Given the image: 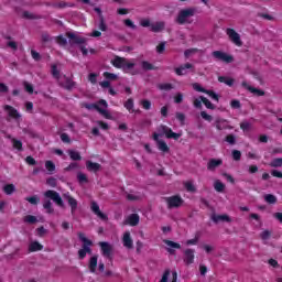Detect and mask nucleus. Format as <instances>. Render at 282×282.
<instances>
[{"instance_id":"44","label":"nucleus","mask_w":282,"mask_h":282,"mask_svg":"<svg viewBox=\"0 0 282 282\" xmlns=\"http://www.w3.org/2000/svg\"><path fill=\"white\" fill-rule=\"evenodd\" d=\"M252 124L248 121H242L240 123V129L245 132V133H248V131H250Z\"/></svg>"},{"instance_id":"3","label":"nucleus","mask_w":282,"mask_h":282,"mask_svg":"<svg viewBox=\"0 0 282 282\" xmlns=\"http://www.w3.org/2000/svg\"><path fill=\"white\" fill-rule=\"evenodd\" d=\"M44 197H47L48 199H52L54 203L57 204L61 208L65 207V203H63V198L61 197V194L54 189H48L44 193Z\"/></svg>"},{"instance_id":"2","label":"nucleus","mask_w":282,"mask_h":282,"mask_svg":"<svg viewBox=\"0 0 282 282\" xmlns=\"http://www.w3.org/2000/svg\"><path fill=\"white\" fill-rule=\"evenodd\" d=\"M160 135H165L169 140H180L182 138V133H175L171 128L167 126H160L158 129Z\"/></svg>"},{"instance_id":"29","label":"nucleus","mask_w":282,"mask_h":282,"mask_svg":"<svg viewBox=\"0 0 282 282\" xmlns=\"http://www.w3.org/2000/svg\"><path fill=\"white\" fill-rule=\"evenodd\" d=\"M156 144H158V149L163 153H169V151H171V149L169 148V145L164 140L159 141Z\"/></svg>"},{"instance_id":"54","label":"nucleus","mask_w":282,"mask_h":282,"mask_svg":"<svg viewBox=\"0 0 282 282\" xmlns=\"http://www.w3.org/2000/svg\"><path fill=\"white\" fill-rule=\"evenodd\" d=\"M84 107H85V109H88L89 111H91V109L99 111V109H100V106L98 104H85Z\"/></svg>"},{"instance_id":"63","label":"nucleus","mask_w":282,"mask_h":282,"mask_svg":"<svg viewBox=\"0 0 282 282\" xmlns=\"http://www.w3.org/2000/svg\"><path fill=\"white\" fill-rule=\"evenodd\" d=\"M141 105H142L143 109H147V111H149V109H151V100H149V99H143L141 101Z\"/></svg>"},{"instance_id":"35","label":"nucleus","mask_w":282,"mask_h":282,"mask_svg":"<svg viewBox=\"0 0 282 282\" xmlns=\"http://www.w3.org/2000/svg\"><path fill=\"white\" fill-rule=\"evenodd\" d=\"M214 188L215 191H217V193H224V191L226 189V185L221 183V181H216L214 183Z\"/></svg>"},{"instance_id":"41","label":"nucleus","mask_w":282,"mask_h":282,"mask_svg":"<svg viewBox=\"0 0 282 282\" xmlns=\"http://www.w3.org/2000/svg\"><path fill=\"white\" fill-rule=\"evenodd\" d=\"M264 202H267V204H276V196L273 194H267L264 195Z\"/></svg>"},{"instance_id":"18","label":"nucleus","mask_w":282,"mask_h":282,"mask_svg":"<svg viewBox=\"0 0 282 282\" xmlns=\"http://www.w3.org/2000/svg\"><path fill=\"white\" fill-rule=\"evenodd\" d=\"M123 246L124 248H128L129 250H131L133 248V239H131V232L126 231L123 234Z\"/></svg>"},{"instance_id":"25","label":"nucleus","mask_w":282,"mask_h":282,"mask_svg":"<svg viewBox=\"0 0 282 282\" xmlns=\"http://www.w3.org/2000/svg\"><path fill=\"white\" fill-rule=\"evenodd\" d=\"M41 250H43V245L39 241H33L29 246V252H39Z\"/></svg>"},{"instance_id":"58","label":"nucleus","mask_w":282,"mask_h":282,"mask_svg":"<svg viewBox=\"0 0 282 282\" xmlns=\"http://www.w3.org/2000/svg\"><path fill=\"white\" fill-rule=\"evenodd\" d=\"M46 184H47L48 186H52V188H56V186H57V181H56L55 177H48V178L46 180Z\"/></svg>"},{"instance_id":"36","label":"nucleus","mask_w":282,"mask_h":282,"mask_svg":"<svg viewBox=\"0 0 282 282\" xmlns=\"http://www.w3.org/2000/svg\"><path fill=\"white\" fill-rule=\"evenodd\" d=\"M29 204H32V206H37V204L41 202V198L37 195L30 196L25 198Z\"/></svg>"},{"instance_id":"46","label":"nucleus","mask_w":282,"mask_h":282,"mask_svg":"<svg viewBox=\"0 0 282 282\" xmlns=\"http://www.w3.org/2000/svg\"><path fill=\"white\" fill-rule=\"evenodd\" d=\"M23 221H24L25 224H36V221H39V220L36 219V216L28 215V216H25V217L23 218Z\"/></svg>"},{"instance_id":"37","label":"nucleus","mask_w":282,"mask_h":282,"mask_svg":"<svg viewBox=\"0 0 282 282\" xmlns=\"http://www.w3.org/2000/svg\"><path fill=\"white\" fill-rule=\"evenodd\" d=\"M187 193H197V188L193 185V182L188 181L184 183Z\"/></svg>"},{"instance_id":"49","label":"nucleus","mask_w":282,"mask_h":282,"mask_svg":"<svg viewBox=\"0 0 282 282\" xmlns=\"http://www.w3.org/2000/svg\"><path fill=\"white\" fill-rule=\"evenodd\" d=\"M98 113L104 116V118H106L107 120H111V118H113L107 109L99 108Z\"/></svg>"},{"instance_id":"22","label":"nucleus","mask_w":282,"mask_h":282,"mask_svg":"<svg viewBox=\"0 0 282 282\" xmlns=\"http://www.w3.org/2000/svg\"><path fill=\"white\" fill-rule=\"evenodd\" d=\"M88 268H89L90 272L96 273V268H98V256H93L89 259Z\"/></svg>"},{"instance_id":"42","label":"nucleus","mask_w":282,"mask_h":282,"mask_svg":"<svg viewBox=\"0 0 282 282\" xmlns=\"http://www.w3.org/2000/svg\"><path fill=\"white\" fill-rule=\"evenodd\" d=\"M158 89L161 91H171V89H173V84H159Z\"/></svg>"},{"instance_id":"4","label":"nucleus","mask_w":282,"mask_h":282,"mask_svg":"<svg viewBox=\"0 0 282 282\" xmlns=\"http://www.w3.org/2000/svg\"><path fill=\"white\" fill-rule=\"evenodd\" d=\"M195 11L196 10L193 8L181 10L177 15L176 22L180 25H184V23H186V19H188V17H195Z\"/></svg>"},{"instance_id":"15","label":"nucleus","mask_w":282,"mask_h":282,"mask_svg":"<svg viewBox=\"0 0 282 282\" xmlns=\"http://www.w3.org/2000/svg\"><path fill=\"white\" fill-rule=\"evenodd\" d=\"M241 86L245 87V89H247L251 94H253V96H258V97L259 96H265V91L264 90H261L259 88H254V87L248 85V83H246V82H242Z\"/></svg>"},{"instance_id":"17","label":"nucleus","mask_w":282,"mask_h":282,"mask_svg":"<svg viewBox=\"0 0 282 282\" xmlns=\"http://www.w3.org/2000/svg\"><path fill=\"white\" fill-rule=\"evenodd\" d=\"M64 197L67 199L68 205L70 206L72 215H74L78 208V200H76V198L72 197L69 194H65Z\"/></svg>"},{"instance_id":"21","label":"nucleus","mask_w":282,"mask_h":282,"mask_svg":"<svg viewBox=\"0 0 282 282\" xmlns=\"http://www.w3.org/2000/svg\"><path fill=\"white\" fill-rule=\"evenodd\" d=\"M113 67H117V69H122L124 63H127V58L116 56L115 59L111 61Z\"/></svg>"},{"instance_id":"47","label":"nucleus","mask_w":282,"mask_h":282,"mask_svg":"<svg viewBox=\"0 0 282 282\" xmlns=\"http://www.w3.org/2000/svg\"><path fill=\"white\" fill-rule=\"evenodd\" d=\"M77 180H78L79 184H87V182H89V180L87 178V175L83 174V172H79L77 174Z\"/></svg>"},{"instance_id":"20","label":"nucleus","mask_w":282,"mask_h":282,"mask_svg":"<svg viewBox=\"0 0 282 282\" xmlns=\"http://www.w3.org/2000/svg\"><path fill=\"white\" fill-rule=\"evenodd\" d=\"M221 164H224V161H221V159H210L207 164V169L208 171H215L217 166H221Z\"/></svg>"},{"instance_id":"28","label":"nucleus","mask_w":282,"mask_h":282,"mask_svg":"<svg viewBox=\"0 0 282 282\" xmlns=\"http://www.w3.org/2000/svg\"><path fill=\"white\" fill-rule=\"evenodd\" d=\"M219 83H225V85H228V87H232L235 85L234 78H228L226 76H219L218 77Z\"/></svg>"},{"instance_id":"24","label":"nucleus","mask_w":282,"mask_h":282,"mask_svg":"<svg viewBox=\"0 0 282 282\" xmlns=\"http://www.w3.org/2000/svg\"><path fill=\"white\" fill-rule=\"evenodd\" d=\"M65 78V85H62L64 89H67V91H72L73 88L76 87V82L72 80V78L64 76Z\"/></svg>"},{"instance_id":"26","label":"nucleus","mask_w":282,"mask_h":282,"mask_svg":"<svg viewBox=\"0 0 282 282\" xmlns=\"http://www.w3.org/2000/svg\"><path fill=\"white\" fill-rule=\"evenodd\" d=\"M68 155L74 162H80V160H83V156H80V152L75 150H68Z\"/></svg>"},{"instance_id":"53","label":"nucleus","mask_w":282,"mask_h":282,"mask_svg":"<svg viewBox=\"0 0 282 282\" xmlns=\"http://www.w3.org/2000/svg\"><path fill=\"white\" fill-rule=\"evenodd\" d=\"M134 67H135V64H134V63H127V62H124L121 69H122L123 72L128 73L129 69H133Z\"/></svg>"},{"instance_id":"19","label":"nucleus","mask_w":282,"mask_h":282,"mask_svg":"<svg viewBox=\"0 0 282 282\" xmlns=\"http://www.w3.org/2000/svg\"><path fill=\"white\" fill-rule=\"evenodd\" d=\"M86 169L87 171H90L91 173H98L102 169V165L99 163H94L91 161L86 162Z\"/></svg>"},{"instance_id":"39","label":"nucleus","mask_w":282,"mask_h":282,"mask_svg":"<svg viewBox=\"0 0 282 282\" xmlns=\"http://www.w3.org/2000/svg\"><path fill=\"white\" fill-rule=\"evenodd\" d=\"M45 169L50 172V175L56 171V165L52 161H46L45 162Z\"/></svg>"},{"instance_id":"11","label":"nucleus","mask_w":282,"mask_h":282,"mask_svg":"<svg viewBox=\"0 0 282 282\" xmlns=\"http://www.w3.org/2000/svg\"><path fill=\"white\" fill-rule=\"evenodd\" d=\"M99 246L101 248L102 256L107 259H111V252H113V247L109 245V242H99Z\"/></svg>"},{"instance_id":"57","label":"nucleus","mask_w":282,"mask_h":282,"mask_svg":"<svg viewBox=\"0 0 282 282\" xmlns=\"http://www.w3.org/2000/svg\"><path fill=\"white\" fill-rule=\"evenodd\" d=\"M207 96H210L213 100H216V102H219V95L215 93L214 90H206Z\"/></svg>"},{"instance_id":"43","label":"nucleus","mask_w":282,"mask_h":282,"mask_svg":"<svg viewBox=\"0 0 282 282\" xmlns=\"http://www.w3.org/2000/svg\"><path fill=\"white\" fill-rule=\"evenodd\" d=\"M225 142H228V144H231V145L237 144V135H235V134H228V135L225 138Z\"/></svg>"},{"instance_id":"30","label":"nucleus","mask_w":282,"mask_h":282,"mask_svg":"<svg viewBox=\"0 0 282 282\" xmlns=\"http://www.w3.org/2000/svg\"><path fill=\"white\" fill-rule=\"evenodd\" d=\"M164 22H156L151 24V32H162L164 30Z\"/></svg>"},{"instance_id":"16","label":"nucleus","mask_w":282,"mask_h":282,"mask_svg":"<svg viewBox=\"0 0 282 282\" xmlns=\"http://www.w3.org/2000/svg\"><path fill=\"white\" fill-rule=\"evenodd\" d=\"M215 124L218 131H224V129H234L232 126L228 124V120L221 118L216 119Z\"/></svg>"},{"instance_id":"40","label":"nucleus","mask_w":282,"mask_h":282,"mask_svg":"<svg viewBox=\"0 0 282 282\" xmlns=\"http://www.w3.org/2000/svg\"><path fill=\"white\" fill-rule=\"evenodd\" d=\"M272 169H279L282 166V158L273 159L270 163Z\"/></svg>"},{"instance_id":"45","label":"nucleus","mask_w":282,"mask_h":282,"mask_svg":"<svg viewBox=\"0 0 282 282\" xmlns=\"http://www.w3.org/2000/svg\"><path fill=\"white\" fill-rule=\"evenodd\" d=\"M98 29L101 30V32H107V24L105 23V15H100V18H99Z\"/></svg>"},{"instance_id":"59","label":"nucleus","mask_w":282,"mask_h":282,"mask_svg":"<svg viewBox=\"0 0 282 282\" xmlns=\"http://www.w3.org/2000/svg\"><path fill=\"white\" fill-rule=\"evenodd\" d=\"M193 89H195V91H199L200 94H206L207 89H205L204 87H202V85L195 83L193 84Z\"/></svg>"},{"instance_id":"52","label":"nucleus","mask_w":282,"mask_h":282,"mask_svg":"<svg viewBox=\"0 0 282 282\" xmlns=\"http://www.w3.org/2000/svg\"><path fill=\"white\" fill-rule=\"evenodd\" d=\"M231 155L235 162H239V160H241V151L239 150H232Z\"/></svg>"},{"instance_id":"62","label":"nucleus","mask_w":282,"mask_h":282,"mask_svg":"<svg viewBox=\"0 0 282 282\" xmlns=\"http://www.w3.org/2000/svg\"><path fill=\"white\" fill-rule=\"evenodd\" d=\"M175 116L176 119L181 121V124H184V122L186 121V115H184L183 112H176Z\"/></svg>"},{"instance_id":"50","label":"nucleus","mask_w":282,"mask_h":282,"mask_svg":"<svg viewBox=\"0 0 282 282\" xmlns=\"http://www.w3.org/2000/svg\"><path fill=\"white\" fill-rule=\"evenodd\" d=\"M88 80H89V83H91V85H96V83H98V74L90 73L88 75Z\"/></svg>"},{"instance_id":"51","label":"nucleus","mask_w":282,"mask_h":282,"mask_svg":"<svg viewBox=\"0 0 282 282\" xmlns=\"http://www.w3.org/2000/svg\"><path fill=\"white\" fill-rule=\"evenodd\" d=\"M174 102L176 105H182V102H184V95L182 93H177L174 97Z\"/></svg>"},{"instance_id":"64","label":"nucleus","mask_w":282,"mask_h":282,"mask_svg":"<svg viewBox=\"0 0 282 282\" xmlns=\"http://www.w3.org/2000/svg\"><path fill=\"white\" fill-rule=\"evenodd\" d=\"M31 56L36 62L41 61V53H39V52L34 51V50L31 51Z\"/></svg>"},{"instance_id":"60","label":"nucleus","mask_w":282,"mask_h":282,"mask_svg":"<svg viewBox=\"0 0 282 282\" xmlns=\"http://www.w3.org/2000/svg\"><path fill=\"white\" fill-rule=\"evenodd\" d=\"M272 232H270V230H264L260 234V237L263 241H268V239H270Z\"/></svg>"},{"instance_id":"6","label":"nucleus","mask_w":282,"mask_h":282,"mask_svg":"<svg viewBox=\"0 0 282 282\" xmlns=\"http://www.w3.org/2000/svg\"><path fill=\"white\" fill-rule=\"evenodd\" d=\"M165 202L169 208H180V206L184 204V199H182V197L177 195L166 197Z\"/></svg>"},{"instance_id":"34","label":"nucleus","mask_w":282,"mask_h":282,"mask_svg":"<svg viewBox=\"0 0 282 282\" xmlns=\"http://www.w3.org/2000/svg\"><path fill=\"white\" fill-rule=\"evenodd\" d=\"M199 98H200L203 105H205V107H206L207 109H212V110H215V109H216V108H215V105H213V102H210V100H208V98H206V97H204V96H200Z\"/></svg>"},{"instance_id":"7","label":"nucleus","mask_w":282,"mask_h":282,"mask_svg":"<svg viewBox=\"0 0 282 282\" xmlns=\"http://www.w3.org/2000/svg\"><path fill=\"white\" fill-rule=\"evenodd\" d=\"M227 35L229 36L230 41L235 43L238 47H241L243 45V42L241 41V35L237 33L234 29H227Z\"/></svg>"},{"instance_id":"14","label":"nucleus","mask_w":282,"mask_h":282,"mask_svg":"<svg viewBox=\"0 0 282 282\" xmlns=\"http://www.w3.org/2000/svg\"><path fill=\"white\" fill-rule=\"evenodd\" d=\"M3 109H4V111H8V116L10 118H14V120H19V118H21V113H19V110H17V108H14L10 105H4Z\"/></svg>"},{"instance_id":"10","label":"nucleus","mask_w":282,"mask_h":282,"mask_svg":"<svg viewBox=\"0 0 282 282\" xmlns=\"http://www.w3.org/2000/svg\"><path fill=\"white\" fill-rule=\"evenodd\" d=\"M212 221H214V224H219V221L226 223V224H232V218H230V216H228L227 214L224 215H217V214H212L210 216Z\"/></svg>"},{"instance_id":"12","label":"nucleus","mask_w":282,"mask_h":282,"mask_svg":"<svg viewBox=\"0 0 282 282\" xmlns=\"http://www.w3.org/2000/svg\"><path fill=\"white\" fill-rule=\"evenodd\" d=\"M186 69H193V72H195V66H193L191 63H186L175 68V74H177V76H186V74H188Z\"/></svg>"},{"instance_id":"13","label":"nucleus","mask_w":282,"mask_h":282,"mask_svg":"<svg viewBox=\"0 0 282 282\" xmlns=\"http://www.w3.org/2000/svg\"><path fill=\"white\" fill-rule=\"evenodd\" d=\"M163 243H165V246H169L167 248H166V250H167V252L170 253V254H175V249L176 250H180L181 248H182V245H180V243H177V242H175V241H173V240H163ZM173 248H175V249H173Z\"/></svg>"},{"instance_id":"9","label":"nucleus","mask_w":282,"mask_h":282,"mask_svg":"<svg viewBox=\"0 0 282 282\" xmlns=\"http://www.w3.org/2000/svg\"><path fill=\"white\" fill-rule=\"evenodd\" d=\"M91 246H94V242H86L82 245V249L78 250V259L83 260L87 257V254H91Z\"/></svg>"},{"instance_id":"23","label":"nucleus","mask_w":282,"mask_h":282,"mask_svg":"<svg viewBox=\"0 0 282 282\" xmlns=\"http://www.w3.org/2000/svg\"><path fill=\"white\" fill-rule=\"evenodd\" d=\"M126 224H129L130 226H138V224H140V216L138 214H131L126 220Z\"/></svg>"},{"instance_id":"61","label":"nucleus","mask_w":282,"mask_h":282,"mask_svg":"<svg viewBox=\"0 0 282 282\" xmlns=\"http://www.w3.org/2000/svg\"><path fill=\"white\" fill-rule=\"evenodd\" d=\"M124 107H126V109H128V111H131V109H133V98H129V99L124 102Z\"/></svg>"},{"instance_id":"33","label":"nucleus","mask_w":282,"mask_h":282,"mask_svg":"<svg viewBox=\"0 0 282 282\" xmlns=\"http://www.w3.org/2000/svg\"><path fill=\"white\" fill-rule=\"evenodd\" d=\"M141 67L144 72H151L153 69H158V67L153 66V64L149 63L148 61H143L141 63Z\"/></svg>"},{"instance_id":"32","label":"nucleus","mask_w":282,"mask_h":282,"mask_svg":"<svg viewBox=\"0 0 282 282\" xmlns=\"http://www.w3.org/2000/svg\"><path fill=\"white\" fill-rule=\"evenodd\" d=\"M43 208L46 210V213H48V215L54 214V209L52 207V200L51 199L44 200Z\"/></svg>"},{"instance_id":"5","label":"nucleus","mask_w":282,"mask_h":282,"mask_svg":"<svg viewBox=\"0 0 282 282\" xmlns=\"http://www.w3.org/2000/svg\"><path fill=\"white\" fill-rule=\"evenodd\" d=\"M212 56L216 58V61H221L223 63H235V57L221 51H214Z\"/></svg>"},{"instance_id":"56","label":"nucleus","mask_w":282,"mask_h":282,"mask_svg":"<svg viewBox=\"0 0 282 282\" xmlns=\"http://www.w3.org/2000/svg\"><path fill=\"white\" fill-rule=\"evenodd\" d=\"M166 50V42H161L158 46H156V52L158 54H164V51Z\"/></svg>"},{"instance_id":"38","label":"nucleus","mask_w":282,"mask_h":282,"mask_svg":"<svg viewBox=\"0 0 282 282\" xmlns=\"http://www.w3.org/2000/svg\"><path fill=\"white\" fill-rule=\"evenodd\" d=\"M11 142L13 144V149H17V151H23V142H21V140L11 139Z\"/></svg>"},{"instance_id":"55","label":"nucleus","mask_w":282,"mask_h":282,"mask_svg":"<svg viewBox=\"0 0 282 282\" xmlns=\"http://www.w3.org/2000/svg\"><path fill=\"white\" fill-rule=\"evenodd\" d=\"M23 86L28 94H34V86H32L30 83L23 82Z\"/></svg>"},{"instance_id":"1","label":"nucleus","mask_w":282,"mask_h":282,"mask_svg":"<svg viewBox=\"0 0 282 282\" xmlns=\"http://www.w3.org/2000/svg\"><path fill=\"white\" fill-rule=\"evenodd\" d=\"M67 39H69V45H78L83 56H87L89 51L85 47V43H87V37H82L76 35V33L67 32Z\"/></svg>"},{"instance_id":"31","label":"nucleus","mask_w":282,"mask_h":282,"mask_svg":"<svg viewBox=\"0 0 282 282\" xmlns=\"http://www.w3.org/2000/svg\"><path fill=\"white\" fill-rule=\"evenodd\" d=\"M3 192L6 193V195H12V193L17 192V187L14 186V184H7L3 186Z\"/></svg>"},{"instance_id":"27","label":"nucleus","mask_w":282,"mask_h":282,"mask_svg":"<svg viewBox=\"0 0 282 282\" xmlns=\"http://www.w3.org/2000/svg\"><path fill=\"white\" fill-rule=\"evenodd\" d=\"M23 19H28L29 21H34L41 19V15L31 13L30 11H23L22 13Z\"/></svg>"},{"instance_id":"8","label":"nucleus","mask_w":282,"mask_h":282,"mask_svg":"<svg viewBox=\"0 0 282 282\" xmlns=\"http://www.w3.org/2000/svg\"><path fill=\"white\" fill-rule=\"evenodd\" d=\"M183 261L185 265H192L195 263V250L194 249H185L183 251Z\"/></svg>"},{"instance_id":"48","label":"nucleus","mask_w":282,"mask_h":282,"mask_svg":"<svg viewBox=\"0 0 282 282\" xmlns=\"http://www.w3.org/2000/svg\"><path fill=\"white\" fill-rule=\"evenodd\" d=\"M104 77L106 80H118V76L113 73L105 72Z\"/></svg>"}]
</instances>
